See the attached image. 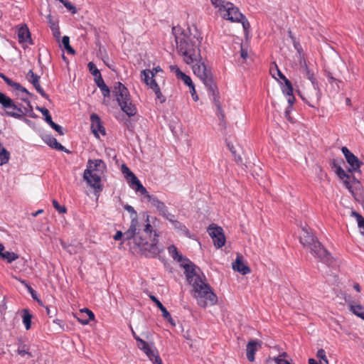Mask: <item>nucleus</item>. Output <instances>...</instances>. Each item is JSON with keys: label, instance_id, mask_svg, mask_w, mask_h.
<instances>
[{"label": "nucleus", "instance_id": "nucleus-1", "mask_svg": "<svg viewBox=\"0 0 364 364\" xmlns=\"http://www.w3.org/2000/svg\"><path fill=\"white\" fill-rule=\"evenodd\" d=\"M172 33L175 37L178 53L186 64H193V73L203 82L209 95H212L213 100L218 103V89L213 81L211 69L200 55L202 37L200 31L196 26L188 27L186 29L173 26Z\"/></svg>", "mask_w": 364, "mask_h": 364}, {"label": "nucleus", "instance_id": "nucleus-2", "mask_svg": "<svg viewBox=\"0 0 364 364\" xmlns=\"http://www.w3.org/2000/svg\"><path fill=\"white\" fill-rule=\"evenodd\" d=\"M124 208L131 214L132 218L129 228L124 232L126 238L127 240L133 238L134 243L140 248L145 257H156L161 250L158 246L159 235L154 232L152 236L153 229L149 223V215L146 216L143 224H139L134 208L128 204H126Z\"/></svg>", "mask_w": 364, "mask_h": 364}, {"label": "nucleus", "instance_id": "nucleus-3", "mask_svg": "<svg viewBox=\"0 0 364 364\" xmlns=\"http://www.w3.org/2000/svg\"><path fill=\"white\" fill-rule=\"evenodd\" d=\"M188 263L183 265L188 282L193 287V296L198 304L201 307L213 306L216 304L218 297L211 290L210 287L205 283L200 275V270L193 263L187 260Z\"/></svg>", "mask_w": 364, "mask_h": 364}, {"label": "nucleus", "instance_id": "nucleus-4", "mask_svg": "<svg viewBox=\"0 0 364 364\" xmlns=\"http://www.w3.org/2000/svg\"><path fill=\"white\" fill-rule=\"evenodd\" d=\"M299 65L301 72L311 81L313 87L311 90L306 91L304 94H301L300 96L310 107H315L316 105L311 102H318L321 97L318 82L314 77V71L310 69L306 60L301 55H299Z\"/></svg>", "mask_w": 364, "mask_h": 364}, {"label": "nucleus", "instance_id": "nucleus-5", "mask_svg": "<svg viewBox=\"0 0 364 364\" xmlns=\"http://www.w3.org/2000/svg\"><path fill=\"white\" fill-rule=\"evenodd\" d=\"M0 104L2 106V108L5 110L6 114L9 117L18 119H23L26 122H27L28 119L23 117L28 114L33 118L36 117L33 110L31 111L29 106V109L23 107L21 104H16L12 99L1 92H0Z\"/></svg>", "mask_w": 364, "mask_h": 364}, {"label": "nucleus", "instance_id": "nucleus-6", "mask_svg": "<svg viewBox=\"0 0 364 364\" xmlns=\"http://www.w3.org/2000/svg\"><path fill=\"white\" fill-rule=\"evenodd\" d=\"M113 93L122 110L129 117L134 116L136 113V108L132 103L127 88L122 83L118 82L114 85Z\"/></svg>", "mask_w": 364, "mask_h": 364}, {"label": "nucleus", "instance_id": "nucleus-7", "mask_svg": "<svg viewBox=\"0 0 364 364\" xmlns=\"http://www.w3.org/2000/svg\"><path fill=\"white\" fill-rule=\"evenodd\" d=\"M133 336L136 341L137 347L149 358L150 361L154 364H162V360L159 355L158 350L153 346H150L147 342L140 338L132 330Z\"/></svg>", "mask_w": 364, "mask_h": 364}, {"label": "nucleus", "instance_id": "nucleus-8", "mask_svg": "<svg viewBox=\"0 0 364 364\" xmlns=\"http://www.w3.org/2000/svg\"><path fill=\"white\" fill-rule=\"evenodd\" d=\"M159 72H163L162 69L160 66H157L153 70H144L141 71V75L144 76V82L154 90L155 92L156 97L158 99H161L162 97V94L161 92L159 86L156 83L155 79L154 78V76L159 73Z\"/></svg>", "mask_w": 364, "mask_h": 364}, {"label": "nucleus", "instance_id": "nucleus-9", "mask_svg": "<svg viewBox=\"0 0 364 364\" xmlns=\"http://www.w3.org/2000/svg\"><path fill=\"white\" fill-rule=\"evenodd\" d=\"M219 13L223 18L232 22H239L243 18V14L231 2H226V4H223Z\"/></svg>", "mask_w": 364, "mask_h": 364}, {"label": "nucleus", "instance_id": "nucleus-10", "mask_svg": "<svg viewBox=\"0 0 364 364\" xmlns=\"http://www.w3.org/2000/svg\"><path fill=\"white\" fill-rule=\"evenodd\" d=\"M106 170L107 166L102 159H89L83 173V178H87V175L92 173H98L102 176Z\"/></svg>", "mask_w": 364, "mask_h": 364}, {"label": "nucleus", "instance_id": "nucleus-11", "mask_svg": "<svg viewBox=\"0 0 364 364\" xmlns=\"http://www.w3.org/2000/svg\"><path fill=\"white\" fill-rule=\"evenodd\" d=\"M122 171L127 179H129L130 186L140 194L146 193V189L142 186L137 177L124 164L122 166Z\"/></svg>", "mask_w": 364, "mask_h": 364}, {"label": "nucleus", "instance_id": "nucleus-12", "mask_svg": "<svg viewBox=\"0 0 364 364\" xmlns=\"http://www.w3.org/2000/svg\"><path fill=\"white\" fill-rule=\"evenodd\" d=\"M309 248L311 254L318 257L321 262L328 264L331 262L332 258L330 254L318 240H316Z\"/></svg>", "mask_w": 364, "mask_h": 364}, {"label": "nucleus", "instance_id": "nucleus-13", "mask_svg": "<svg viewBox=\"0 0 364 364\" xmlns=\"http://www.w3.org/2000/svg\"><path fill=\"white\" fill-rule=\"evenodd\" d=\"M208 233L216 247L220 248L225 245V237L222 228L212 224L208 228Z\"/></svg>", "mask_w": 364, "mask_h": 364}, {"label": "nucleus", "instance_id": "nucleus-14", "mask_svg": "<svg viewBox=\"0 0 364 364\" xmlns=\"http://www.w3.org/2000/svg\"><path fill=\"white\" fill-rule=\"evenodd\" d=\"M342 153L343 154L345 159L347 161V163L350 166V168H349V171H354L357 172L360 171V168L361 165L363 164V162L358 159V158L355 156L351 151H349V149L346 147L343 146L341 149Z\"/></svg>", "mask_w": 364, "mask_h": 364}, {"label": "nucleus", "instance_id": "nucleus-15", "mask_svg": "<svg viewBox=\"0 0 364 364\" xmlns=\"http://www.w3.org/2000/svg\"><path fill=\"white\" fill-rule=\"evenodd\" d=\"M5 82L10 87H11L16 92V95H18L21 100L24 101L27 103L28 106L30 107L31 111H32V105L29 100L25 97L24 95H30L31 93L21 84L13 81L11 79L8 78L5 79Z\"/></svg>", "mask_w": 364, "mask_h": 364}, {"label": "nucleus", "instance_id": "nucleus-16", "mask_svg": "<svg viewBox=\"0 0 364 364\" xmlns=\"http://www.w3.org/2000/svg\"><path fill=\"white\" fill-rule=\"evenodd\" d=\"M334 166H336L334 164ZM336 167V173L338 176L342 180L343 184L346 188L349 190V191L353 193V191L352 189V183H359V181L354 177L348 173H347L341 166H335Z\"/></svg>", "mask_w": 364, "mask_h": 364}, {"label": "nucleus", "instance_id": "nucleus-17", "mask_svg": "<svg viewBox=\"0 0 364 364\" xmlns=\"http://www.w3.org/2000/svg\"><path fill=\"white\" fill-rule=\"evenodd\" d=\"M302 232L299 237V241L304 247H310L317 240L309 228L307 226H304L301 228Z\"/></svg>", "mask_w": 364, "mask_h": 364}, {"label": "nucleus", "instance_id": "nucleus-18", "mask_svg": "<svg viewBox=\"0 0 364 364\" xmlns=\"http://www.w3.org/2000/svg\"><path fill=\"white\" fill-rule=\"evenodd\" d=\"M102 176L98 173H92L87 175V178H83L88 186L95 190L96 193L102 191V185L101 183Z\"/></svg>", "mask_w": 364, "mask_h": 364}, {"label": "nucleus", "instance_id": "nucleus-19", "mask_svg": "<svg viewBox=\"0 0 364 364\" xmlns=\"http://www.w3.org/2000/svg\"><path fill=\"white\" fill-rule=\"evenodd\" d=\"M143 195L151 204V205L156 208V210L159 212V214L161 215H162V213H165L166 210L168 209L165 203L160 200L154 195H151L147 191Z\"/></svg>", "mask_w": 364, "mask_h": 364}, {"label": "nucleus", "instance_id": "nucleus-20", "mask_svg": "<svg viewBox=\"0 0 364 364\" xmlns=\"http://www.w3.org/2000/svg\"><path fill=\"white\" fill-rule=\"evenodd\" d=\"M262 342L259 340H252L250 341L246 346V355L247 358L250 362H253L255 360V354L256 351L261 348Z\"/></svg>", "mask_w": 364, "mask_h": 364}, {"label": "nucleus", "instance_id": "nucleus-21", "mask_svg": "<svg viewBox=\"0 0 364 364\" xmlns=\"http://www.w3.org/2000/svg\"><path fill=\"white\" fill-rule=\"evenodd\" d=\"M91 121V129L92 132L95 136H98V133H101L103 135L105 134V130L103 126L102 125V122L99 116L96 114H92L90 116Z\"/></svg>", "mask_w": 364, "mask_h": 364}, {"label": "nucleus", "instance_id": "nucleus-22", "mask_svg": "<svg viewBox=\"0 0 364 364\" xmlns=\"http://www.w3.org/2000/svg\"><path fill=\"white\" fill-rule=\"evenodd\" d=\"M150 299H151L152 301L155 303L157 307L161 310V311L162 312L163 317L166 320H167L171 324L174 326L175 323L173 322V319L172 318L170 313L161 304V302L155 296L153 295L150 296Z\"/></svg>", "mask_w": 364, "mask_h": 364}, {"label": "nucleus", "instance_id": "nucleus-23", "mask_svg": "<svg viewBox=\"0 0 364 364\" xmlns=\"http://www.w3.org/2000/svg\"><path fill=\"white\" fill-rule=\"evenodd\" d=\"M232 269L243 275L247 274L251 272L250 267L243 262L240 257H237L232 263Z\"/></svg>", "mask_w": 364, "mask_h": 364}, {"label": "nucleus", "instance_id": "nucleus-24", "mask_svg": "<svg viewBox=\"0 0 364 364\" xmlns=\"http://www.w3.org/2000/svg\"><path fill=\"white\" fill-rule=\"evenodd\" d=\"M18 42L20 43H28L30 44H33V41L31 38V33L26 26H21L18 31Z\"/></svg>", "mask_w": 364, "mask_h": 364}, {"label": "nucleus", "instance_id": "nucleus-25", "mask_svg": "<svg viewBox=\"0 0 364 364\" xmlns=\"http://www.w3.org/2000/svg\"><path fill=\"white\" fill-rule=\"evenodd\" d=\"M169 68L171 71L173 72L176 74V77L179 80H181L187 86L193 83L191 78L188 75L183 73L178 68V66L171 65Z\"/></svg>", "mask_w": 364, "mask_h": 364}, {"label": "nucleus", "instance_id": "nucleus-26", "mask_svg": "<svg viewBox=\"0 0 364 364\" xmlns=\"http://www.w3.org/2000/svg\"><path fill=\"white\" fill-rule=\"evenodd\" d=\"M44 141L53 149L68 152V151L61 144H60L55 137L50 135L45 136Z\"/></svg>", "mask_w": 364, "mask_h": 364}, {"label": "nucleus", "instance_id": "nucleus-27", "mask_svg": "<svg viewBox=\"0 0 364 364\" xmlns=\"http://www.w3.org/2000/svg\"><path fill=\"white\" fill-rule=\"evenodd\" d=\"M278 75L284 81V86L283 87L282 92L287 96L293 95V87L291 82L280 72L279 70H277Z\"/></svg>", "mask_w": 364, "mask_h": 364}, {"label": "nucleus", "instance_id": "nucleus-28", "mask_svg": "<svg viewBox=\"0 0 364 364\" xmlns=\"http://www.w3.org/2000/svg\"><path fill=\"white\" fill-rule=\"evenodd\" d=\"M95 81L97 87L100 89L102 95L105 97H109L110 94V90L109 87L105 83L103 78L102 76H100L97 78H95Z\"/></svg>", "mask_w": 364, "mask_h": 364}, {"label": "nucleus", "instance_id": "nucleus-29", "mask_svg": "<svg viewBox=\"0 0 364 364\" xmlns=\"http://www.w3.org/2000/svg\"><path fill=\"white\" fill-rule=\"evenodd\" d=\"M350 311L364 321V307L360 304H349Z\"/></svg>", "mask_w": 364, "mask_h": 364}, {"label": "nucleus", "instance_id": "nucleus-30", "mask_svg": "<svg viewBox=\"0 0 364 364\" xmlns=\"http://www.w3.org/2000/svg\"><path fill=\"white\" fill-rule=\"evenodd\" d=\"M168 253L171 255L173 259L177 260L178 262H182L183 260H186V259L179 254L177 248L173 245H170L168 247Z\"/></svg>", "mask_w": 364, "mask_h": 364}, {"label": "nucleus", "instance_id": "nucleus-31", "mask_svg": "<svg viewBox=\"0 0 364 364\" xmlns=\"http://www.w3.org/2000/svg\"><path fill=\"white\" fill-rule=\"evenodd\" d=\"M289 355L285 352L279 354L278 356L274 357V360L276 364H291L292 361L288 359Z\"/></svg>", "mask_w": 364, "mask_h": 364}, {"label": "nucleus", "instance_id": "nucleus-32", "mask_svg": "<svg viewBox=\"0 0 364 364\" xmlns=\"http://www.w3.org/2000/svg\"><path fill=\"white\" fill-rule=\"evenodd\" d=\"M32 315L28 309H24L23 311V323L26 330L31 328Z\"/></svg>", "mask_w": 364, "mask_h": 364}, {"label": "nucleus", "instance_id": "nucleus-33", "mask_svg": "<svg viewBox=\"0 0 364 364\" xmlns=\"http://www.w3.org/2000/svg\"><path fill=\"white\" fill-rule=\"evenodd\" d=\"M36 109L40 111L41 114L45 117V121L50 126L54 122L52 120V117L49 113V111L46 107H36Z\"/></svg>", "mask_w": 364, "mask_h": 364}, {"label": "nucleus", "instance_id": "nucleus-34", "mask_svg": "<svg viewBox=\"0 0 364 364\" xmlns=\"http://www.w3.org/2000/svg\"><path fill=\"white\" fill-rule=\"evenodd\" d=\"M10 152L6 149H1L0 151V166L6 164L10 159Z\"/></svg>", "mask_w": 364, "mask_h": 364}, {"label": "nucleus", "instance_id": "nucleus-35", "mask_svg": "<svg viewBox=\"0 0 364 364\" xmlns=\"http://www.w3.org/2000/svg\"><path fill=\"white\" fill-rule=\"evenodd\" d=\"M1 258L6 259L9 263H11L18 258L17 254L13 252L4 251L3 254L1 256Z\"/></svg>", "mask_w": 364, "mask_h": 364}, {"label": "nucleus", "instance_id": "nucleus-36", "mask_svg": "<svg viewBox=\"0 0 364 364\" xmlns=\"http://www.w3.org/2000/svg\"><path fill=\"white\" fill-rule=\"evenodd\" d=\"M36 91L44 98L48 100V95L44 92L43 88L41 87L40 85V79H36V80H33L32 82H31Z\"/></svg>", "mask_w": 364, "mask_h": 364}, {"label": "nucleus", "instance_id": "nucleus-37", "mask_svg": "<svg viewBox=\"0 0 364 364\" xmlns=\"http://www.w3.org/2000/svg\"><path fill=\"white\" fill-rule=\"evenodd\" d=\"M62 44L63 45L65 49L71 54L75 53L74 49L70 46V38L67 36H64L62 38Z\"/></svg>", "mask_w": 364, "mask_h": 364}, {"label": "nucleus", "instance_id": "nucleus-38", "mask_svg": "<svg viewBox=\"0 0 364 364\" xmlns=\"http://www.w3.org/2000/svg\"><path fill=\"white\" fill-rule=\"evenodd\" d=\"M82 313H86L87 315L88 316V318L87 319H80V318H78L79 321L82 323V324H87L88 322L90 321V320H93L95 318V315L94 314L92 313V311H91L90 310H89L88 309H84L81 311Z\"/></svg>", "mask_w": 364, "mask_h": 364}, {"label": "nucleus", "instance_id": "nucleus-39", "mask_svg": "<svg viewBox=\"0 0 364 364\" xmlns=\"http://www.w3.org/2000/svg\"><path fill=\"white\" fill-rule=\"evenodd\" d=\"M352 215H353L357 220L358 225L360 230H363L362 233L364 232V218L359 213L353 211Z\"/></svg>", "mask_w": 364, "mask_h": 364}, {"label": "nucleus", "instance_id": "nucleus-40", "mask_svg": "<svg viewBox=\"0 0 364 364\" xmlns=\"http://www.w3.org/2000/svg\"><path fill=\"white\" fill-rule=\"evenodd\" d=\"M87 67L91 74L95 76V78L102 76L100 70L96 68L95 65L92 62H90Z\"/></svg>", "mask_w": 364, "mask_h": 364}, {"label": "nucleus", "instance_id": "nucleus-41", "mask_svg": "<svg viewBox=\"0 0 364 364\" xmlns=\"http://www.w3.org/2000/svg\"><path fill=\"white\" fill-rule=\"evenodd\" d=\"M50 28L52 30L53 36L58 39L60 36V31L58 26L54 23H50Z\"/></svg>", "mask_w": 364, "mask_h": 364}, {"label": "nucleus", "instance_id": "nucleus-42", "mask_svg": "<svg viewBox=\"0 0 364 364\" xmlns=\"http://www.w3.org/2000/svg\"><path fill=\"white\" fill-rule=\"evenodd\" d=\"M62 4L72 14H75L77 12L75 6H73L68 0H63Z\"/></svg>", "mask_w": 364, "mask_h": 364}, {"label": "nucleus", "instance_id": "nucleus-43", "mask_svg": "<svg viewBox=\"0 0 364 364\" xmlns=\"http://www.w3.org/2000/svg\"><path fill=\"white\" fill-rule=\"evenodd\" d=\"M172 225L173 227L176 230H178L181 232H188V230L186 228V226L176 220L172 223Z\"/></svg>", "mask_w": 364, "mask_h": 364}, {"label": "nucleus", "instance_id": "nucleus-44", "mask_svg": "<svg viewBox=\"0 0 364 364\" xmlns=\"http://www.w3.org/2000/svg\"><path fill=\"white\" fill-rule=\"evenodd\" d=\"M26 79L28 82H32V81L36 80V79H40V76L35 74L32 70H30L26 74Z\"/></svg>", "mask_w": 364, "mask_h": 364}, {"label": "nucleus", "instance_id": "nucleus-45", "mask_svg": "<svg viewBox=\"0 0 364 364\" xmlns=\"http://www.w3.org/2000/svg\"><path fill=\"white\" fill-rule=\"evenodd\" d=\"M53 205L60 213H64L66 212L65 207L61 206L55 200H53Z\"/></svg>", "mask_w": 364, "mask_h": 364}, {"label": "nucleus", "instance_id": "nucleus-46", "mask_svg": "<svg viewBox=\"0 0 364 364\" xmlns=\"http://www.w3.org/2000/svg\"><path fill=\"white\" fill-rule=\"evenodd\" d=\"M316 355L319 359L322 360L326 364H328V360H327L326 352L323 349H319Z\"/></svg>", "mask_w": 364, "mask_h": 364}, {"label": "nucleus", "instance_id": "nucleus-47", "mask_svg": "<svg viewBox=\"0 0 364 364\" xmlns=\"http://www.w3.org/2000/svg\"><path fill=\"white\" fill-rule=\"evenodd\" d=\"M164 218H165L166 220L170 221L171 223H173L176 220L174 215L170 213L168 210V209L166 210L165 213H162L161 215Z\"/></svg>", "mask_w": 364, "mask_h": 364}, {"label": "nucleus", "instance_id": "nucleus-48", "mask_svg": "<svg viewBox=\"0 0 364 364\" xmlns=\"http://www.w3.org/2000/svg\"><path fill=\"white\" fill-rule=\"evenodd\" d=\"M188 87H189V90H190V92L191 94V96L193 97V100L195 102H196L198 100V97L196 95V89H195V85H194L193 82L191 85H188Z\"/></svg>", "mask_w": 364, "mask_h": 364}, {"label": "nucleus", "instance_id": "nucleus-49", "mask_svg": "<svg viewBox=\"0 0 364 364\" xmlns=\"http://www.w3.org/2000/svg\"><path fill=\"white\" fill-rule=\"evenodd\" d=\"M239 22L242 23V27L244 28V31L245 32L247 31V30L250 28V25L247 19L245 18V16L243 15V18H241V20L239 21Z\"/></svg>", "mask_w": 364, "mask_h": 364}, {"label": "nucleus", "instance_id": "nucleus-50", "mask_svg": "<svg viewBox=\"0 0 364 364\" xmlns=\"http://www.w3.org/2000/svg\"><path fill=\"white\" fill-rule=\"evenodd\" d=\"M50 127L54 129L58 133H59L60 135H63L64 134V132H63V127L57 124H55V122L53 123Z\"/></svg>", "mask_w": 364, "mask_h": 364}, {"label": "nucleus", "instance_id": "nucleus-51", "mask_svg": "<svg viewBox=\"0 0 364 364\" xmlns=\"http://www.w3.org/2000/svg\"><path fill=\"white\" fill-rule=\"evenodd\" d=\"M213 5L219 9V11H220V7L223 4H226L227 1L223 0H210Z\"/></svg>", "mask_w": 364, "mask_h": 364}, {"label": "nucleus", "instance_id": "nucleus-52", "mask_svg": "<svg viewBox=\"0 0 364 364\" xmlns=\"http://www.w3.org/2000/svg\"><path fill=\"white\" fill-rule=\"evenodd\" d=\"M240 56L243 60H246L248 58L247 50L244 48L242 45L240 48Z\"/></svg>", "mask_w": 364, "mask_h": 364}, {"label": "nucleus", "instance_id": "nucleus-53", "mask_svg": "<svg viewBox=\"0 0 364 364\" xmlns=\"http://www.w3.org/2000/svg\"><path fill=\"white\" fill-rule=\"evenodd\" d=\"M326 77H327V79H328V81L330 82V83H333L334 82H338L335 77H333L332 74L329 72H328L326 74Z\"/></svg>", "mask_w": 364, "mask_h": 364}, {"label": "nucleus", "instance_id": "nucleus-54", "mask_svg": "<svg viewBox=\"0 0 364 364\" xmlns=\"http://www.w3.org/2000/svg\"><path fill=\"white\" fill-rule=\"evenodd\" d=\"M122 236H124V237H126L124 236V234H122V232L121 231H117V232H116V234L114 235V240H119L122 237ZM125 239H126V240H127V238H125Z\"/></svg>", "mask_w": 364, "mask_h": 364}, {"label": "nucleus", "instance_id": "nucleus-55", "mask_svg": "<svg viewBox=\"0 0 364 364\" xmlns=\"http://www.w3.org/2000/svg\"><path fill=\"white\" fill-rule=\"evenodd\" d=\"M287 97V101H288V102L289 104V107H291V106L293 105V103L295 101V97H294V96L293 95H288Z\"/></svg>", "mask_w": 364, "mask_h": 364}, {"label": "nucleus", "instance_id": "nucleus-56", "mask_svg": "<svg viewBox=\"0 0 364 364\" xmlns=\"http://www.w3.org/2000/svg\"><path fill=\"white\" fill-rule=\"evenodd\" d=\"M291 107H288L285 112H284V116L285 117L288 119V120H291V117H290V111H291Z\"/></svg>", "mask_w": 364, "mask_h": 364}, {"label": "nucleus", "instance_id": "nucleus-57", "mask_svg": "<svg viewBox=\"0 0 364 364\" xmlns=\"http://www.w3.org/2000/svg\"><path fill=\"white\" fill-rule=\"evenodd\" d=\"M61 245L62 247L65 249V250H67L68 251L70 252V250H69V247H70V245H68L65 242L63 241H61Z\"/></svg>", "mask_w": 364, "mask_h": 364}, {"label": "nucleus", "instance_id": "nucleus-58", "mask_svg": "<svg viewBox=\"0 0 364 364\" xmlns=\"http://www.w3.org/2000/svg\"><path fill=\"white\" fill-rule=\"evenodd\" d=\"M294 48L299 51L300 52L301 50V46L299 43H296L295 41L294 42Z\"/></svg>", "mask_w": 364, "mask_h": 364}, {"label": "nucleus", "instance_id": "nucleus-59", "mask_svg": "<svg viewBox=\"0 0 364 364\" xmlns=\"http://www.w3.org/2000/svg\"><path fill=\"white\" fill-rule=\"evenodd\" d=\"M308 364H318L316 360L314 358H309V363Z\"/></svg>", "mask_w": 364, "mask_h": 364}, {"label": "nucleus", "instance_id": "nucleus-60", "mask_svg": "<svg viewBox=\"0 0 364 364\" xmlns=\"http://www.w3.org/2000/svg\"><path fill=\"white\" fill-rule=\"evenodd\" d=\"M354 289L357 291H360V285L356 283L354 284L353 286Z\"/></svg>", "mask_w": 364, "mask_h": 364}, {"label": "nucleus", "instance_id": "nucleus-61", "mask_svg": "<svg viewBox=\"0 0 364 364\" xmlns=\"http://www.w3.org/2000/svg\"><path fill=\"white\" fill-rule=\"evenodd\" d=\"M4 250V246L0 243V257L3 254Z\"/></svg>", "mask_w": 364, "mask_h": 364}, {"label": "nucleus", "instance_id": "nucleus-62", "mask_svg": "<svg viewBox=\"0 0 364 364\" xmlns=\"http://www.w3.org/2000/svg\"><path fill=\"white\" fill-rule=\"evenodd\" d=\"M28 289L29 291H31V294H32V296L33 298L36 299L35 297V291L31 288V287H28Z\"/></svg>", "mask_w": 364, "mask_h": 364}, {"label": "nucleus", "instance_id": "nucleus-63", "mask_svg": "<svg viewBox=\"0 0 364 364\" xmlns=\"http://www.w3.org/2000/svg\"><path fill=\"white\" fill-rule=\"evenodd\" d=\"M54 323H57V324H58V325H59L60 326H62V323H63V321H60V320L57 319V320H55V321H54Z\"/></svg>", "mask_w": 364, "mask_h": 364}, {"label": "nucleus", "instance_id": "nucleus-64", "mask_svg": "<svg viewBox=\"0 0 364 364\" xmlns=\"http://www.w3.org/2000/svg\"><path fill=\"white\" fill-rule=\"evenodd\" d=\"M0 77L2 78L4 80V81L5 82V79H8L9 77H6L4 74L3 73H0Z\"/></svg>", "mask_w": 364, "mask_h": 364}]
</instances>
